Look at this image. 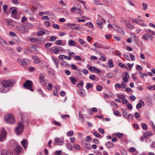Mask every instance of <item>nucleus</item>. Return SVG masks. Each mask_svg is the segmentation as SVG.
<instances>
[{"mask_svg": "<svg viewBox=\"0 0 155 155\" xmlns=\"http://www.w3.org/2000/svg\"><path fill=\"white\" fill-rule=\"evenodd\" d=\"M73 147L74 149L77 150L79 149L80 148V146L76 143H74L73 145Z\"/></svg>", "mask_w": 155, "mask_h": 155, "instance_id": "37", "label": "nucleus"}, {"mask_svg": "<svg viewBox=\"0 0 155 155\" xmlns=\"http://www.w3.org/2000/svg\"><path fill=\"white\" fill-rule=\"evenodd\" d=\"M62 41L61 40H58L55 42V44L58 45H63L62 44Z\"/></svg>", "mask_w": 155, "mask_h": 155, "instance_id": "46", "label": "nucleus"}, {"mask_svg": "<svg viewBox=\"0 0 155 155\" xmlns=\"http://www.w3.org/2000/svg\"><path fill=\"white\" fill-rule=\"evenodd\" d=\"M70 80L71 81V83L73 84H75L76 81V80L73 77H71L70 78Z\"/></svg>", "mask_w": 155, "mask_h": 155, "instance_id": "34", "label": "nucleus"}, {"mask_svg": "<svg viewBox=\"0 0 155 155\" xmlns=\"http://www.w3.org/2000/svg\"><path fill=\"white\" fill-rule=\"evenodd\" d=\"M64 143V139L62 138H56L54 141V146L61 145Z\"/></svg>", "mask_w": 155, "mask_h": 155, "instance_id": "7", "label": "nucleus"}, {"mask_svg": "<svg viewBox=\"0 0 155 155\" xmlns=\"http://www.w3.org/2000/svg\"><path fill=\"white\" fill-rule=\"evenodd\" d=\"M52 59L53 62L55 63V66L57 68H58V60L55 57H52Z\"/></svg>", "mask_w": 155, "mask_h": 155, "instance_id": "21", "label": "nucleus"}, {"mask_svg": "<svg viewBox=\"0 0 155 155\" xmlns=\"http://www.w3.org/2000/svg\"><path fill=\"white\" fill-rule=\"evenodd\" d=\"M14 147V152L15 154L18 155L22 152V148L19 145L15 143V144Z\"/></svg>", "mask_w": 155, "mask_h": 155, "instance_id": "5", "label": "nucleus"}, {"mask_svg": "<svg viewBox=\"0 0 155 155\" xmlns=\"http://www.w3.org/2000/svg\"><path fill=\"white\" fill-rule=\"evenodd\" d=\"M136 149L134 147H132L130 148L129 149V152H130L131 153L134 152L135 151H136Z\"/></svg>", "mask_w": 155, "mask_h": 155, "instance_id": "55", "label": "nucleus"}, {"mask_svg": "<svg viewBox=\"0 0 155 155\" xmlns=\"http://www.w3.org/2000/svg\"><path fill=\"white\" fill-rule=\"evenodd\" d=\"M86 25L89 26V27H93L94 25L91 22H87Z\"/></svg>", "mask_w": 155, "mask_h": 155, "instance_id": "39", "label": "nucleus"}, {"mask_svg": "<svg viewBox=\"0 0 155 155\" xmlns=\"http://www.w3.org/2000/svg\"><path fill=\"white\" fill-rule=\"evenodd\" d=\"M15 83V81L14 79L3 80L2 81V84L3 86L7 87L13 86Z\"/></svg>", "mask_w": 155, "mask_h": 155, "instance_id": "1", "label": "nucleus"}, {"mask_svg": "<svg viewBox=\"0 0 155 155\" xmlns=\"http://www.w3.org/2000/svg\"><path fill=\"white\" fill-rule=\"evenodd\" d=\"M123 115L124 117L126 118L127 119L128 117V114L125 111H124L123 112Z\"/></svg>", "mask_w": 155, "mask_h": 155, "instance_id": "56", "label": "nucleus"}, {"mask_svg": "<svg viewBox=\"0 0 155 155\" xmlns=\"http://www.w3.org/2000/svg\"><path fill=\"white\" fill-rule=\"evenodd\" d=\"M116 30L117 31L120 32L122 35H125V32H124L123 30L121 28L119 27H117L116 28Z\"/></svg>", "mask_w": 155, "mask_h": 155, "instance_id": "20", "label": "nucleus"}, {"mask_svg": "<svg viewBox=\"0 0 155 155\" xmlns=\"http://www.w3.org/2000/svg\"><path fill=\"white\" fill-rule=\"evenodd\" d=\"M78 94L81 97H84L85 96V91L82 89L80 90V91L78 92Z\"/></svg>", "mask_w": 155, "mask_h": 155, "instance_id": "23", "label": "nucleus"}, {"mask_svg": "<svg viewBox=\"0 0 155 155\" xmlns=\"http://www.w3.org/2000/svg\"><path fill=\"white\" fill-rule=\"evenodd\" d=\"M61 150H57L55 152V153L56 155H60L61 154Z\"/></svg>", "mask_w": 155, "mask_h": 155, "instance_id": "64", "label": "nucleus"}, {"mask_svg": "<svg viewBox=\"0 0 155 155\" xmlns=\"http://www.w3.org/2000/svg\"><path fill=\"white\" fill-rule=\"evenodd\" d=\"M116 135L119 138H121L123 136V134L120 133H117Z\"/></svg>", "mask_w": 155, "mask_h": 155, "instance_id": "54", "label": "nucleus"}, {"mask_svg": "<svg viewBox=\"0 0 155 155\" xmlns=\"http://www.w3.org/2000/svg\"><path fill=\"white\" fill-rule=\"evenodd\" d=\"M96 90L98 91H100L102 90L103 87L101 85H97L96 86Z\"/></svg>", "mask_w": 155, "mask_h": 155, "instance_id": "41", "label": "nucleus"}, {"mask_svg": "<svg viewBox=\"0 0 155 155\" xmlns=\"http://www.w3.org/2000/svg\"><path fill=\"white\" fill-rule=\"evenodd\" d=\"M25 25L28 29V28H32L34 27L33 25L28 23H26Z\"/></svg>", "mask_w": 155, "mask_h": 155, "instance_id": "29", "label": "nucleus"}, {"mask_svg": "<svg viewBox=\"0 0 155 155\" xmlns=\"http://www.w3.org/2000/svg\"><path fill=\"white\" fill-rule=\"evenodd\" d=\"M93 86L92 84L91 83H88L86 86V88L87 89H88L92 87Z\"/></svg>", "mask_w": 155, "mask_h": 155, "instance_id": "32", "label": "nucleus"}, {"mask_svg": "<svg viewBox=\"0 0 155 155\" xmlns=\"http://www.w3.org/2000/svg\"><path fill=\"white\" fill-rule=\"evenodd\" d=\"M89 78L90 79L92 80H94L95 79V76L93 74L90 75Z\"/></svg>", "mask_w": 155, "mask_h": 155, "instance_id": "61", "label": "nucleus"}, {"mask_svg": "<svg viewBox=\"0 0 155 155\" xmlns=\"http://www.w3.org/2000/svg\"><path fill=\"white\" fill-rule=\"evenodd\" d=\"M93 70L95 72L97 71L98 73H100L101 71L99 69L97 68L96 67L94 66L93 67Z\"/></svg>", "mask_w": 155, "mask_h": 155, "instance_id": "45", "label": "nucleus"}, {"mask_svg": "<svg viewBox=\"0 0 155 155\" xmlns=\"http://www.w3.org/2000/svg\"><path fill=\"white\" fill-rule=\"evenodd\" d=\"M32 58L34 60L35 63H38L40 61L39 58L36 55H33L32 57Z\"/></svg>", "mask_w": 155, "mask_h": 155, "instance_id": "16", "label": "nucleus"}, {"mask_svg": "<svg viewBox=\"0 0 155 155\" xmlns=\"http://www.w3.org/2000/svg\"><path fill=\"white\" fill-rule=\"evenodd\" d=\"M51 50L53 51L54 53L55 54H57L59 52L58 47L57 46L52 48Z\"/></svg>", "mask_w": 155, "mask_h": 155, "instance_id": "26", "label": "nucleus"}, {"mask_svg": "<svg viewBox=\"0 0 155 155\" xmlns=\"http://www.w3.org/2000/svg\"><path fill=\"white\" fill-rule=\"evenodd\" d=\"M21 143L25 149H26L27 147V140L26 139H23L21 142Z\"/></svg>", "mask_w": 155, "mask_h": 155, "instance_id": "14", "label": "nucleus"}, {"mask_svg": "<svg viewBox=\"0 0 155 155\" xmlns=\"http://www.w3.org/2000/svg\"><path fill=\"white\" fill-rule=\"evenodd\" d=\"M33 85V83L32 81L30 80H28L26 81L23 85L24 88L27 90H30L32 92L34 91V90L32 88Z\"/></svg>", "mask_w": 155, "mask_h": 155, "instance_id": "3", "label": "nucleus"}, {"mask_svg": "<svg viewBox=\"0 0 155 155\" xmlns=\"http://www.w3.org/2000/svg\"><path fill=\"white\" fill-rule=\"evenodd\" d=\"M106 146L107 148H110L114 147V144L110 141H109L106 143Z\"/></svg>", "mask_w": 155, "mask_h": 155, "instance_id": "24", "label": "nucleus"}, {"mask_svg": "<svg viewBox=\"0 0 155 155\" xmlns=\"http://www.w3.org/2000/svg\"><path fill=\"white\" fill-rule=\"evenodd\" d=\"M147 89H148L150 90H155V85L154 86H153L150 87H147Z\"/></svg>", "mask_w": 155, "mask_h": 155, "instance_id": "63", "label": "nucleus"}, {"mask_svg": "<svg viewBox=\"0 0 155 155\" xmlns=\"http://www.w3.org/2000/svg\"><path fill=\"white\" fill-rule=\"evenodd\" d=\"M74 59L78 61H81V58L78 55L75 56L74 57Z\"/></svg>", "mask_w": 155, "mask_h": 155, "instance_id": "58", "label": "nucleus"}, {"mask_svg": "<svg viewBox=\"0 0 155 155\" xmlns=\"http://www.w3.org/2000/svg\"><path fill=\"white\" fill-rule=\"evenodd\" d=\"M94 46L96 48H102V45L98 42H96L93 44Z\"/></svg>", "mask_w": 155, "mask_h": 155, "instance_id": "25", "label": "nucleus"}, {"mask_svg": "<svg viewBox=\"0 0 155 155\" xmlns=\"http://www.w3.org/2000/svg\"><path fill=\"white\" fill-rule=\"evenodd\" d=\"M148 38H149L150 40H153V37L152 36H151L148 33L145 34L142 37V38L143 40L146 41H148Z\"/></svg>", "mask_w": 155, "mask_h": 155, "instance_id": "11", "label": "nucleus"}, {"mask_svg": "<svg viewBox=\"0 0 155 155\" xmlns=\"http://www.w3.org/2000/svg\"><path fill=\"white\" fill-rule=\"evenodd\" d=\"M45 33V31H41L37 32V35L38 36H41V35H43Z\"/></svg>", "mask_w": 155, "mask_h": 155, "instance_id": "36", "label": "nucleus"}, {"mask_svg": "<svg viewBox=\"0 0 155 155\" xmlns=\"http://www.w3.org/2000/svg\"><path fill=\"white\" fill-rule=\"evenodd\" d=\"M119 51L117 50L115 51V55H117L119 57H120L121 56V54L119 52Z\"/></svg>", "mask_w": 155, "mask_h": 155, "instance_id": "51", "label": "nucleus"}, {"mask_svg": "<svg viewBox=\"0 0 155 155\" xmlns=\"http://www.w3.org/2000/svg\"><path fill=\"white\" fill-rule=\"evenodd\" d=\"M18 126L15 129V132L17 134H21L23 132L24 125L20 122L18 123Z\"/></svg>", "mask_w": 155, "mask_h": 155, "instance_id": "4", "label": "nucleus"}, {"mask_svg": "<svg viewBox=\"0 0 155 155\" xmlns=\"http://www.w3.org/2000/svg\"><path fill=\"white\" fill-rule=\"evenodd\" d=\"M142 127L143 129L144 130H146L147 128V125L145 124H143L142 125Z\"/></svg>", "mask_w": 155, "mask_h": 155, "instance_id": "62", "label": "nucleus"}, {"mask_svg": "<svg viewBox=\"0 0 155 155\" xmlns=\"http://www.w3.org/2000/svg\"><path fill=\"white\" fill-rule=\"evenodd\" d=\"M108 65L110 68H112L114 67V64H113V61L112 59H110L108 63Z\"/></svg>", "mask_w": 155, "mask_h": 155, "instance_id": "27", "label": "nucleus"}, {"mask_svg": "<svg viewBox=\"0 0 155 155\" xmlns=\"http://www.w3.org/2000/svg\"><path fill=\"white\" fill-rule=\"evenodd\" d=\"M7 134V132L4 130V128H2L1 129V132L0 133V141H3L6 138Z\"/></svg>", "mask_w": 155, "mask_h": 155, "instance_id": "8", "label": "nucleus"}, {"mask_svg": "<svg viewBox=\"0 0 155 155\" xmlns=\"http://www.w3.org/2000/svg\"><path fill=\"white\" fill-rule=\"evenodd\" d=\"M53 27L55 29H59L60 27H59V26L56 24H54L53 25Z\"/></svg>", "mask_w": 155, "mask_h": 155, "instance_id": "57", "label": "nucleus"}, {"mask_svg": "<svg viewBox=\"0 0 155 155\" xmlns=\"http://www.w3.org/2000/svg\"><path fill=\"white\" fill-rule=\"evenodd\" d=\"M1 155H13L12 152L9 150H5L3 149L2 150Z\"/></svg>", "mask_w": 155, "mask_h": 155, "instance_id": "12", "label": "nucleus"}, {"mask_svg": "<svg viewBox=\"0 0 155 155\" xmlns=\"http://www.w3.org/2000/svg\"><path fill=\"white\" fill-rule=\"evenodd\" d=\"M142 6L143 10H146L147 8L148 5L147 4L144 3H143L142 4Z\"/></svg>", "mask_w": 155, "mask_h": 155, "instance_id": "42", "label": "nucleus"}, {"mask_svg": "<svg viewBox=\"0 0 155 155\" xmlns=\"http://www.w3.org/2000/svg\"><path fill=\"white\" fill-rule=\"evenodd\" d=\"M94 2L96 5H104L103 4L101 3L98 0H94Z\"/></svg>", "mask_w": 155, "mask_h": 155, "instance_id": "35", "label": "nucleus"}, {"mask_svg": "<svg viewBox=\"0 0 155 155\" xmlns=\"http://www.w3.org/2000/svg\"><path fill=\"white\" fill-rule=\"evenodd\" d=\"M38 91L39 93L42 96L45 97V95L43 93L41 89H39L38 90Z\"/></svg>", "mask_w": 155, "mask_h": 155, "instance_id": "40", "label": "nucleus"}, {"mask_svg": "<svg viewBox=\"0 0 155 155\" xmlns=\"http://www.w3.org/2000/svg\"><path fill=\"white\" fill-rule=\"evenodd\" d=\"M125 26L130 29H132L134 28V27L129 22L128 24H127Z\"/></svg>", "mask_w": 155, "mask_h": 155, "instance_id": "31", "label": "nucleus"}, {"mask_svg": "<svg viewBox=\"0 0 155 155\" xmlns=\"http://www.w3.org/2000/svg\"><path fill=\"white\" fill-rule=\"evenodd\" d=\"M52 43H46L45 44V47H49L51 46Z\"/></svg>", "mask_w": 155, "mask_h": 155, "instance_id": "60", "label": "nucleus"}, {"mask_svg": "<svg viewBox=\"0 0 155 155\" xmlns=\"http://www.w3.org/2000/svg\"><path fill=\"white\" fill-rule=\"evenodd\" d=\"M107 77L108 78H110L112 77V74L111 73H109L107 74Z\"/></svg>", "mask_w": 155, "mask_h": 155, "instance_id": "59", "label": "nucleus"}, {"mask_svg": "<svg viewBox=\"0 0 155 155\" xmlns=\"http://www.w3.org/2000/svg\"><path fill=\"white\" fill-rule=\"evenodd\" d=\"M96 23L97 26L99 27L101 29H102L103 28L102 24L105 23V20L103 18L97 20L96 21Z\"/></svg>", "mask_w": 155, "mask_h": 155, "instance_id": "10", "label": "nucleus"}, {"mask_svg": "<svg viewBox=\"0 0 155 155\" xmlns=\"http://www.w3.org/2000/svg\"><path fill=\"white\" fill-rule=\"evenodd\" d=\"M139 101L140 102V103H139L137 104V105H136V108L137 109H140V108L141 107L142 104H144V102L142 100H140V101Z\"/></svg>", "mask_w": 155, "mask_h": 155, "instance_id": "28", "label": "nucleus"}, {"mask_svg": "<svg viewBox=\"0 0 155 155\" xmlns=\"http://www.w3.org/2000/svg\"><path fill=\"white\" fill-rule=\"evenodd\" d=\"M79 120L81 121L83 123L84 122V119L81 111L79 112Z\"/></svg>", "mask_w": 155, "mask_h": 155, "instance_id": "19", "label": "nucleus"}, {"mask_svg": "<svg viewBox=\"0 0 155 155\" xmlns=\"http://www.w3.org/2000/svg\"><path fill=\"white\" fill-rule=\"evenodd\" d=\"M6 21L7 22V25H8L10 26L12 25L11 22L12 21V20H8L7 19L6 20Z\"/></svg>", "mask_w": 155, "mask_h": 155, "instance_id": "52", "label": "nucleus"}, {"mask_svg": "<svg viewBox=\"0 0 155 155\" xmlns=\"http://www.w3.org/2000/svg\"><path fill=\"white\" fill-rule=\"evenodd\" d=\"M111 104L115 108H117L118 107L117 104L114 101H112L111 102Z\"/></svg>", "mask_w": 155, "mask_h": 155, "instance_id": "47", "label": "nucleus"}, {"mask_svg": "<svg viewBox=\"0 0 155 155\" xmlns=\"http://www.w3.org/2000/svg\"><path fill=\"white\" fill-rule=\"evenodd\" d=\"M118 65L122 68H127V67L125 66V65L122 63H120L118 64Z\"/></svg>", "mask_w": 155, "mask_h": 155, "instance_id": "38", "label": "nucleus"}, {"mask_svg": "<svg viewBox=\"0 0 155 155\" xmlns=\"http://www.w3.org/2000/svg\"><path fill=\"white\" fill-rule=\"evenodd\" d=\"M114 114L117 116H119L120 115V112L116 110L113 112Z\"/></svg>", "mask_w": 155, "mask_h": 155, "instance_id": "43", "label": "nucleus"}, {"mask_svg": "<svg viewBox=\"0 0 155 155\" xmlns=\"http://www.w3.org/2000/svg\"><path fill=\"white\" fill-rule=\"evenodd\" d=\"M78 5L77 4L74 5L73 7L71 8V11L72 12H74L75 11L78 10V12L79 13L80 11V9L79 8H78Z\"/></svg>", "mask_w": 155, "mask_h": 155, "instance_id": "13", "label": "nucleus"}, {"mask_svg": "<svg viewBox=\"0 0 155 155\" xmlns=\"http://www.w3.org/2000/svg\"><path fill=\"white\" fill-rule=\"evenodd\" d=\"M17 61L22 66H25L29 64L30 61L29 59L24 58L23 59L21 58L17 59Z\"/></svg>", "mask_w": 155, "mask_h": 155, "instance_id": "6", "label": "nucleus"}, {"mask_svg": "<svg viewBox=\"0 0 155 155\" xmlns=\"http://www.w3.org/2000/svg\"><path fill=\"white\" fill-rule=\"evenodd\" d=\"M45 78V75L43 73L40 74L39 76V81L41 83H42Z\"/></svg>", "mask_w": 155, "mask_h": 155, "instance_id": "17", "label": "nucleus"}, {"mask_svg": "<svg viewBox=\"0 0 155 155\" xmlns=\"http://www.w3.org/2000/svg\"><path fill=\"white\" fill-rule=\"evenodd\" d=\"M16 29L21 33H24L28 32V30L25 25L22 26H17Z\"/></svg>", "mask_w": 155, "mask_h": 155, "instance_id": "9", "label": "nucleus"}, {"mask_svg": "<svg viewBox=\"0 0 155 155\" xmlns=\"http://www.w3.org/2000/svg\"><path fill=\"white\" fill-rule=\"evenodd\" d=\"M10 10L12 11V14H13L14 13H17V8L15 7H11L10 9Z\"/></svg>", "mask_w": 155, "mask_h": 155, "instance_id": "30", "label": "nucleus"}, {"mask_svg": "<svg viewBox=\"0 0 155 155\" xmlns=\"http://www.w3.org/2000/svg\"><path fill=\"white\" fill-rule=\"evenodd\" d=\"M37 43L39 42L40 43H43L45 41L44 38H39L37 39Z\"/></svg>", "mask_w": 155, "mask_h": 155, "instance_id": "33", "label": "nucleus"}, {"mask_svg": "<svg viewBox=\"0 0 155 155\" xmlns=\"http://www.w3.org/2000/svg\"><path fill=\"white\" fill-rule=\"evenodd\" d=\"M73 131L72 130H71L67 132V134L68 136L70 137L72 136L73 134Z\"/></svg>", "mask_w": 155, "mask_h": 155, "instance_id": "49", "label": "nucleus"}, {"mask_svg": "<svg viewBox=\"0 0 155 155\" xmlns=\"http://www.w3.org/2000/svg\"><path fill=\"white\" fill-rule=\"evenodd\" d=\"M21 122L23 123L26 124L27 125H28V119L27 117H21Z\"/></svg>", "mask_w": 155, "mask_h": 155, "instance_id": "15", "label": "nucleus"}, {"mask_svg": "<svg viewBox=\"0 0 155 155\" xmlns=\"http://www.w3.org/2000/svg\"><path fill=\"white\" fill-rule=\"evenodd\" d=\"M5 119L6 123L9 124H14L15 121L14 116L11 114L6 115L5 117Z\"/></svg>", "mask_w": 155, "mask_h": 155, "instance_id": "2", "label": "nucleus"}, {"mask_svg": "<svg viewBox=\"0 0 155 155\" xmlns=\"http://www.w3.org/2000/svg\"><path fill=\"white\" fill-rule=\"evenodd\" d=\"M118 97L120 99L123 100V99H124L125 98V96L124 94H119L118 95Z\"/></svg>", "mask_w": 155, "mask_h": 155, "instance_id": "50", "label": "nucleus"}, {"mask_svg": "<svg viewBox=\"0 0 155 155\" xmlns=\"http://www.w3.org/2000/svg\"><path fill=\"white\" fill-rule=\"evenodd\" d=\"M7 88V87L3 86L2 87L0 88V92L2 93H5L7 92L9 89Z\"/></svg>", "mask_w": 155, "mask_h": 155, "instance_id": "18", "label": "nucleus"}, {"mask_svg": "<svg viewBox=\"0 0 155 155\" xmlns=\"http://www.w3.org/2000/svg\"><path fill=\"white\" fill-rule=\"evenodd\" d=\"M56 39V37L55 36H52L50 39V41H55Z\"/></svg>", "mask_w": 155, "mask_h": 155, "instance_id": "53", "label": "nucleus"}, {"mask_svg": "<svg viewBox=\"0 0 155 155\" xmlns=\"http://www.w3.org/2000/svg\"><path fill=\"white\" fill-rule=\"evenodd\" d=\"M66 147L70 150H71L72 149V145L70 143L67 144H66Z\"/></svg>", "mask_w": 155, "mask_h": 155, "instance_id": "48", "label": "nucleus"}, {"mask_svg": "<svg viewBox=\"0 0 155 155\" xmlns=\"http://www.w3.org/2000/svg\"><path fill=\"white\" fill-rule=\"evenodd\" d=\"M68 44L70 46H75L76 43L73 40L70 39L68 41Z\"/></svg>", "mask_w": 155, "mask_h": 155, "instance_id": "22", "label": "nucleus"}, {"mask_svg": "<svg viewBox=\"0 0 155 155\" xmlns=\"http://www.w3.org/2000/svg\"><path fill=\"white\" fill-rule=\"evenodd\" d=\"M52 85L51 83H48V85L47 89L48 90H51L52 89Z\"/></svg>", "mask_w": 155, "mask_h": 155, "instance_id": "44", "label": "nucleus"}]
</instances>
